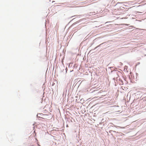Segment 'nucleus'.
<instances>
[{
	"mask_svg": "<svg viewBox=\"0 0 146 146\" xmlns=\"http://www.w3.org/2000/svg\"><path fill=\"white\" fill-rule=\"evenodd\" d=\"M137 13H140L139 12H137Z\"/></svg>",
	"mask_w": 146,
	"mask_h": 146,
	"instance_id": "obj_1",
	"label": "nucleus"
}]
</instances>
